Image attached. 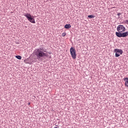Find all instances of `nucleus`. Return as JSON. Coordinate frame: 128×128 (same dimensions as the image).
<instances>
[{
  "label": "nucleus",
  "mask_w": 128,
  "mask_h": 128,
  "mask_svg": "<svg viewBox=\"0 0 128 128\" xmlns=\"http://www.w3.org/2000/svg\"><path fill=\"white\" fill-rule=\"evenodd\" d=\"M34 54L35 56H36L38 60H42L44 58H52V56H48L47 50L44 48V45L40 46V48H36L34 50Z\"/></svg>",
  "instance_id": "1"
},
{
  "label": "nucleus",
  "mask_w": 128,
  "mask_h": 128,
  "mask_svg": "<svg viewBox=\"0 0 128 128\" xmlns=\"http://www.w3.org/2000/svg\"><path fill=\"white\" fill-rule=\"evenodd\" d=\"M118 32H116L118 38H126L128 36V31L126 32V27L124 25H118L117 27Z\"/></svg>",
  "instance_id": "2"
},
{
  "label": "nucleus",
  "mask_w": 128,
  "mask_h": 128,
  "mask_svg": "<svg viewBox=\"0 0 128 128\" xmlns=\"http://www.w3.org/2000/svg\"><path fill=\"white\" fill-rule=\"evenodd\" d=\"M24 16H26L30 22H32V24H36V21L34 20V16H32L30 14L27 13L24 14Z\"/></svg>",
  "instance_id": "3"
},
{
  "label": "nucleus",
  "mask_w": 128,
  "mask_h": 128,
  "mask_svg": "<svg viewBox=\"0 0 128 128\" xmlns=\"http://www.w3.org/2000/svg\"><path fill=\"white\" fill-rule=\"evenodd\" d=\"M70 54L72 58L74 60H76V49L73 47H71L70 48Z\"/></svg>",
  "instance_id": "4"
},
{
  "label": "nucleus",
  "mask_w": 128,
  "mask_h": 128,
  "mask_svg": "<svg viewBox=\"0 0 128 128\" xmlns=\"http://www.w3.org/2000/svg\"><path fill=\"white\" fill-rule=\"evenodd\" d=\"M114 52H116L115 56L116 58H118V56H120V54H122L124 52L122 50L118 48L114 49Z\"/></svg>",
  "instance_id": "5"
},
{
  "label": "nucleus",
  "mask_w": 128,
  "mask_h": 128,
  "mask_svg": "<svg viewBox=\"0 0 128 128\" xmlns=\"http://www.w3.org/2000/svg\"><path fill=\"white\" fill-rule=\"evenodd\" d=\"M64 28H66V30H68L72 28V25H70V24H66Z\"/></svg>",
  "instance_id": "6"
},
{
  "label": "nucleus",
  "mask_w": 128,
  "mask_h": 128,
  "mask_svg": "<svg viewBox=\"0 0 128 128\" xmlns=\"http://www.w3.org/2000/svg\"><path fill=\"white\" fill-rule=\"evenodd\" d=\"M124 80L125 82V86H126L128 87V78H124Z\"/></svg>",
  "instance_id": "7"
},
{
  "label": "nucleus",
  "mask_w": 128,
  "mask_h": 128,
  "mask_svg": "<svg viewBox=\"0 0 128 128\" xmlns=\"http://www.w3.org/2000/svg\"><path fill=\"white\" fill-rule=\"evenodd\" d=\"M16 58H18V60H22V56H16Z\"/></svg>",
  "instance_id": "8"
},
{
  "label": "nucleus",
  "mask_w": 128,
  "mask_h": 128,
  "mask_svg": "<svg viewBox=\"0 0 128 128\" xmlns=\"http://www.w3.org/2000/svg\"><path fill=\"white\" fill-rule=\"evenodd\" d=\"M88 16L89 18H94V15H89Z\"/></svg>",
  "instance_id": "9"
},
{
  "label": "nucleus",
  "mask_w": 128,
  "mask_h": 128,
  "mask_svg": "<svg viewBox=\"0 0 128 128\" xmlns=\"http://www.w3.org/2000/svg\"><path fill=\"white\" fill-rule=\"evenodd\" d=\"M66 36V32L62 33V36Z\"/></svg>",
  "instance_id": "10"
},
{
  "label": "nucleus",
  "mask_w": 128,
  "mask_h": 128,
  "mask_svg": "<svg viewBox=\"0 0 128 128\" xmlns=\"http://www.w3.org/2000/svg\"><path fill=\"white\" fill-rule=\"evenodd\" d=\"M120 14H121L120 13V12L118 13L117 16H118V18H120Z\"/></svg>",
  "instance_id": "11"
},
{
  "label": "nucleus",
  "mask_w": 128,
  "mask_h": 128,
  "mask_svg": "<svg viewBox=\"0 0 128 128\" xmlns=\"http://www.w3.org/2000/svg\"><path fill=\"white\" fill-rule=\"evenodd\" d=\"M125 23L126 24H128V20H126Z\"/></svg>",
  "instance_id": "12"
},
{
  "label": "nucleus",
  "mask_w": 128,
  "mask_h": 128,
  "mask_svg": "<svg viewBox=\"0 0 128 128\" xmlns=\"http://www.w3.org/2000/svg\"><path fill=\"white\" fill-rule=\"evenodd\" d=\"M47 54H51L52 52H47Z\"/></svg>",
  "instance_id": "13"
},
{
  "label": "nucleus",
  "mask_w": 128,
  "mask_h": 128,
  "mask_svg": "<svg viewBox=\"0 0 128 128\" xmlns=\"http://www.w3.org/2000/svg\"><path fill=\"white\" fill-rule=\"evenodd\" d=\"M28 106H30V103H28Z\"/></svg>",
  "instance_id": "14"
}]
</instances>
